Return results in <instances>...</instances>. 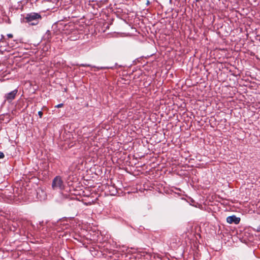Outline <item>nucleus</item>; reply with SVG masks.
Masks as SVG:
<instances>
[{
	"mask_svg": "<svg viewBox=\"0 0 260 260\" xmlns=\"http://www.w3.org/2000/svg\"><path fill=\"white\" fill-rule=\"evenodd\" d=\"M80 66L82 67H91V65L87 64H81Z\"/></svg>",
	"mask_w": 260,
	"mask_h": 260,
	"instance_id": "nucleus-6",
	"label": "nucleus"
},
{
	"mask_svg": "<svg viewBox=\"0 0 260 260\" xmlns=\"http://www.w3.org/2000/svg\"><path fill=\"white\" fill-rule=\"evenodd\" d=\"M258 231L260 232V228L259 229V230H258Z\"/></svg>",
	"mask_w": 260,
	"mask_h": 260,
	"instance_id": "nucleus-11",
	"label": "nucleus"
},
{
	"mask_svg": "<svg viewBox=\"0 0 260 260\" xmlns=\"http://www.w3.org/2000/svg\"><path fill=\"white\" fill-rule=\"evenodd\" d=\"M17 92V89H15L10 92L6 93L4 96L5 101H8V102H11L15 99Z\"/></svg>",
	"mask_w": 260,
	"mask_h": 260,
	"instance_id": "nucleus-3",
	"label": "nucleus"
},
{
	"mask_svg": "<svg viewBox=\"0 0 260 260\" xmlns=\"http://www.w3.org/2000/svg\"><path fill=\"white\" fill-rule=\"evenodd\" d=\"M62 106H63L62 104H58V105H56L55 106V107H56V108H60V107H62Z\"/></svg>",
	"mask_w": 260,
	"mask_h": 260,
	"instance_id": "nucleus-8",
	"label": "nucleus"
},
{
	"mask_svg": "<svg viewBox=\"0 0 260 260\" xmlns=\"http://www.w3.org/2000/svg\"><path fill=\"white\" fill-rule=\"evenodd\" d=\"M149 4H150L149 1H147V4H147V5H149Z\"/></svg>",
	"mask_w": 260,
	"mask_h": 260,
	"instance_id": "nucleus-10",
	"label": "nucleus"
},
{
	"mask_svg": "<svg viewBox=\"0 0 260 260\" xmlns=\"http://www.w3.org/2000/svg\"><path fill=\"white\" fill-rule=\"evenodd\" d=\"M38 114H39L40 117L41 118L42 117V115H43V112L42 111H39L38 112Z\"/></svg>",
	"mask_w": 260,
	"mask_h": 260,
	"instance_id": "nucleus-7",
	"label": "nucleus"
},
{
	"mask_svg": "<svg viewBox=\"0 0 260 260\" xmlns=\"http://www.w3.org/2000/svg\"><path fill=\"white\" fill-rule=\"evenodd\" d=\"M4 156H5L4 154L2 152L0 151V159L3 158L4 157Z\"/></svg>",
	"mask_w": 260,
	"mask_h": 260,
	"instance_id": "nucleus-5",
	"label": "nucleus"
},
{
	"mask_svg": "<svg viewBox=\"0 0 260 260\" xmlns=\"http://www.w3.org/2000/svg\"><path fill=\"white\" fill-rule=\"evenodd\" d=\"M41 19V15L37 13H30L27 14L24 18L26 22L28 23L30 25H37L39 20Z\"/></svg>",
	"mask_w": 260,
	"mask_h": 260,
	"instance_id": "nucleus-1",
	"label": "nucleus"
},
{
	"mask_svg": "<svg viewBox=\"0 0 260 260\" xmlns=\"http://www.w3.org/2000/svg\"><path fill=\"white\" fill-rule=\"evenodd\" d=\"M52 187L53 189L62 190L64 187L63 180L60 176L55 177L53 180L52 183Z\"/></svg>",
	"mask_w": 260,
	"mask_h": 260,
	"instance_id": "nucleus-2",
	"label": "nucleus"
},
{
	"mask_svg": "<svg viewBox=\"0 0 260 260\" xmlns=\"http://www.w3.org/2000/svg\"><path fill=\"white\" fill-rule=\"evenodd\" d=\"M240 220V218L237 217L235 215L230 216L226 218V221L229 223H234L235 224H238L239 223Z\"/></svg>",
	"mask_w": 260,
	"mask_h": 260,
	"instance_id": "nucleus-4",
	"label": "nucleus"
},
{
	"mask_svg": "<svg viewBox=\"0 0 260 260\" xmlns=\"http://www.w3.org/2000/svg\"><path fill=\"white\" fill-rule=\"evenodd\" d=\"M7 36H8V37L9 38H12L13 37V35L11 34H8Z\"/></svg>",
	"mask_w": 260,
	"mask_h": 260,
	"instance_id": "nucleus-9",
	"label": "nucleus"
}]
</instances>
